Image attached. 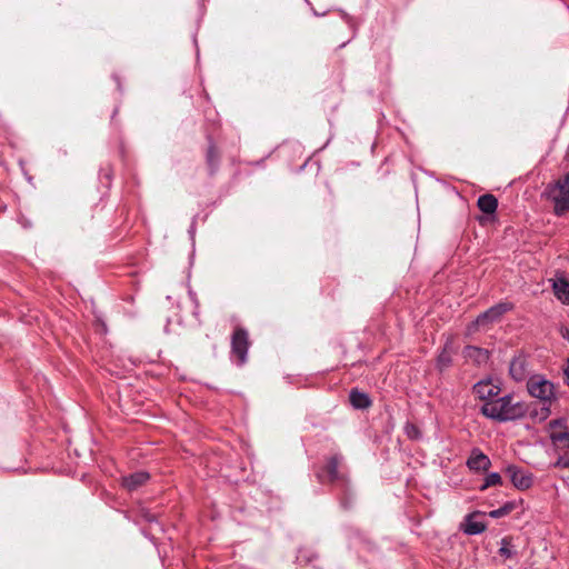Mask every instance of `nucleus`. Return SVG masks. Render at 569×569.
<instances>
[{
	"label": "nucleus",
	"mask_w": 569,
	"mask_h": 569,
	"mask_svg": "<svg viewBox=\"0 0 569 569\" xmlns=\"http://www.w3.org/2000/svg\"><path fill=\"white\" fill-rule=\"evenodd\" d=\"M546 193L553 202L555 212L557 214L566 212L569 209V173L550 186Z\"/></svg>",
	"instance_id": "7ed1b4c3"
},
{
	"label": "nucleus",
	"mask_w": 569,
	"mask_h": 569,
	"mask_svg": "<svg viewBox=\"0 0 569 569\" xmlns=\"http://www.w3.org/2000/svg\"><path fill=\"white\" fill-rule=\"evenodd\" d=\"M501 485H502L501 476L497 472H491L486 477L483 485L480 487V490H486L489 487L501 486Z\"/></svg>",
	"instance_id": "dca6fc26"
},
{
	"label": "nucleus",
	"mask_w": 569,
	"mask_h": 569,
	"mask_svg": "<svg viewBox=\"0 0 569 569\" xmlns=\"http://www.w3.org/2000/svg\"><path fill=\"white\" fill-rule=\"evenodd\" d=\"M467 356L468 357H473L476 358L477 361H483L487 359V352L481 350V349H478V348H473V347H470L467 349Z\"/></svg>",
	"instance_id": "a211bd4d"
},
{
	"label": "nucleus",
	"mask_w": 569,
	"mask_h": 569,
	"mask_svg": "<svg viewBox=\"0 0 569 569\" xmlns=\"http://www.w3.org/2000/svg\"><path fill=\"white\" fill-rule=\"evenodd\" d=\"M497 199L491 194H485L478 199V207L485 213H493L497 209Z\"/></svg>",
	"instance_id": "ddd939ff"
},
{
	"label": "nucleus",
	"mask_w": 569,
	"mask_h": 569,
	"mask_svg": "<svg viewBox=\"0 0 569 569\" xmlns=\"http://www.w3.org/2000/svg\"><path fill=\"white\" fill-rule=\"evenodd\" d=\"M549 435L553 446L559 450H569V432L563 420L549 423Z\"/></svg>",
	"instance_id": "20e7f679"
},
{
	"label": "nucleus",
	"mask_w": 569,
	"mask_h": 569,
	"mask_svg": "<svg viewBox=\"0 0 569 569\" xmlns=\"http://www.w3.org/2000/svg\"><path fill=\"white\" fill-rule=\"evenodd\" d=\"M481 412L493 420L509 421L525 417L529 406L511 395L499 397L496 400L487 401L481 407Z\"/></svg>",
	"instance_id": "f257e3e1"
},
{
	"label": "nucleus",
	"mask_w": 569,
	"mask_h": 569,
	"mask_svg": "<svg viewBox=\"0 0 569 569\" xmlns=\"http://www.w3.org/2000/svg\"><path fill=\"white\" fill-rule=\"evenodd\" d=\"M476 396L485 402L496 400L501 391L500 383L492 380L479 381L473 387Z\"/></svg>",
	"instance_id": "39448f33"
},
{
	"label": "nucleus",
	"mask_w": 569,
	"mask_h": 569,
	"mask_svg": "<svg viewBox=\"0 0 569 569\" xmlns=\"http://www.w3.org/2000/svg\"><path fill=\"white\" fill-rule=\"evenodd\" d=\"M510 306L507 303H500L498 306H495L483 312L481 316L478 317L476 325L477 326H485L488 322H493L498 320L507 310H509Z\"/></svg>",
	"instance_id": "0eeeda50"
},
{
	"label": "nucleus",
	"mask_w": 569,
	"mask_h": 569,
	"mask_svg": "<svg viewBox=\"0 0 569 569\" xmlns=\"http://www.w3.org/2000/svg\"><path fill=\"white\" fill-rule=\"evenodd\" d=\"M336 467H337V462L336 461L330 462L329 466H328L329 473H330V476L332 478L336 477Z\"/></svg>",
	"instance_id": "aec40b11"
},
{
	"label": "nucleus",
	"mask_w": 569,
	"mask_h": 569,
	"mask_svg": "<svg viewBox=\"0 0 569 569\" xmlns=\"http://www.w3.org/2000/svg\"><path fill=\"white\" fill-rule=\"evenodd\" d=\"M510 375L515 380H522L525 377V360L517 358L510 363Z\"/></svg>",
	"instance_id": "2eb2a0df"
},
{
	"label": "nucleus",
	"mask_w": 569,
	"mask_h": 569,
	"mask_svg": "<svg viewBox=\"0 0 569 569\" xmlns=\"http://www.w3.org/2000/svg\"><path fill=\"white\" fill-rule=\"evenodd\" d=\"M513 509V503H507L503 507L489 512L491 518H500L508 515Z\"/></svg>",
	"instance_id": "f3484780"
},
{
	"label": "nucleus",
	"mask_w": 569,
	"mask_h": 569,
	"mask_svg": "<svg viewBox=\"0 0 569 569\" xmlns=\"http://www.w3.org/2000/svg\"><path fill=\"white\" fill-rule=\"evenodd\" d=\"M527 389L531 397L542 402L541 408L530 410V417L535 421H545L550 416V406L556 399L555 385L541 375H533L527 382Z\"/></svg>",
	"instance_id": "f03ea898"
},
{
	"label": "nucleus",
	"mask_w": 569,
	"mask_h": 569,
	"mask_svg": "<svg viewBox=\"0 0 569 569\" xmlns=\"http://www.w3.org/2000/svg\"><path fill=\"white\" fill-rule=\"evenodd\" d=\"M480 513L476 512L466 518L463 531L468 535H478L486 529V523L479 519Z\"/></svg>",
	"instance_id": "9d476101"
},
{
	"label": "nucleus",
	"mask_w": 569,
	"mask_h": 569,
	"mask_svg": "<svg viewBox=\"0 0 569 569\" xmlns=\"http://www.w3.org/2000/svg\"><path fill=\"white\" fill-rule=\"evenodd\" d=\"M468 466L472 470L485 471L490 467V460L486 455L481 452H475L469 458Z\"/></svg>",
	"instance_id": "f8f14e48"
},
{
	"label": "nucleus",
	"mask_w": 569,
	"mask_h": 569,
	"mask_svg": "<svg viewBox=\"0 0 569 569\" xmlns=\"http://www.w3.org/2000/svg\"><path fill=\"white\" fill-rule=\"evenodd\" d=\"M569 462V459H565V458H559L557 460V462L555 463L556 467H563V468H568V463Z\"/></svg>",
	"instance_id": "6ab92c4d"
},
{
	"label": "nucleus",
	"mask_w": 569,
	"mask_h": 569,
	"mask_svg": "<svg viewBox=\"0 0 569 569\" xmlns=\"http://www.w3.org/2000/svg\"><path fill=\"white\" fill-rule=\"evenodd\" d=\"M149 475L144 471L134 472L123 478V486L128 490H134L147 482Z\"/></svg>",
	"instance_id": "9b49d317"
},
{
	"label": "nucleus",
	"mask_w": 569,
	"mask_h": 569,
	"mask_svg": "<svg viewBox=\"0 0 569 569\" xmlns=\"http://www.w3.org/2000/svg\"><path fill=\"white\" fill-rule=\"evenodd\" d=\"M563 372H565L567 385L569 386V359L567 360Z\"/></svg>",
	"instance_id": "412c9836"
},
{
	"label": "nucleus",
	"mask_w": 569,
	"mask_h": 569,
	"mask_svg": "<svg viewBox=\"0 0 569 569\" xmlns=\"http://www.w3.org/2000/svg\"><path fill=\"white\" fill-rule=\"evenodd\" d=\"M506 473L510 477L512 485L519 490H526L532 486L533 480L531 473L525 472L516 466H508Z\"/></svg>",
	"instance_id": "423d86ee"
},
{
	"label": "nucleus",
	"mask_w": 569,
	"mask_h": 569,
	"mask_svg": "<svg viewBox=\"0 0 569 569\" xmlns=\"http://www.w3.org/2000/svg\"><path fill=\"white\" fill-rule=\"evenodd\" d=\"M553 293L562 303H569V282L563 277L552 280Z\"/></svg>",
	"instance_id": "1a4fd4ad"
},
{
	"label": "nucleus",
	"mask_w": 569,
	"mask_h": 569,
	"mask_svg": "<svg viewBox=\"0 0 569 569\" xmlns=\"http://www.w3.org/2000/svg\"><path fill=\"white\" fill-rule=\"evenodd\" d=\"M407 430H408V435L409 436H416L417 435V431H416L415 427H408Z\"/></svg>",
	"instance_id": "4be33fe9"
},
{
	"label": "nucleus",
	"mask_w": 569,
	"mask_h": 569,
	"mask_svg": "<svg viewBox=\"0 0 569 569\" xmlns=\"http://www.w3.org/2000/svg\"><path fill=\"white\" fill-rule=\"evenodd\" d=\"M567 463H568V469H569V462H567Z\"/></svg>",
	"instance_id": "b1692460"
},
{
	"label": "nucleus",
	"mask_w": 569,
	"mask_h": 569,
	"mask_svg": "<svg viewBox=\"0 0 569 569\" xmlns=\"http://www.w3.org/2000/svg\"><path fill=\"white\" fill-rule=\"evenodd\" d=\"M350 402L357 409H363L370 405L368 396L357 390L350 392Z\"/></svg>",
	"instance_id": "4468645a"
},
{
	"label": "nucleus",
	"mask_w": 569,
	"mask_h": 569,
	"mask_svg": "<svg viewBox=\"0 0 569 569\" xmlns=\"http://www.w3.org/2000/svg\"><path fill=\"white\" fill-rule=\"evenodd\" d=\"M248 348L247 333L243 330H237L232 338V350L242 363L246 360Z\"/></svg>",
	"instance_id": "6e6552de"
},
{
	"label": "nucleus",
	"mask_w": 569,
	"mask_h": 569,
	"mask_svg": "<svg viewBox=\"0 0 569 569\" xmlns=\"http://www.w3.org/2000/svg\"><path fill=\"white\" fill-rule=\"evenodd\" d=\"M500 552L503 553V555H508L509 553V551H508V549L506 547H501L500 548Z\"/></svg>",
	"instance_id": "5701e85b"
}]
</instances>
